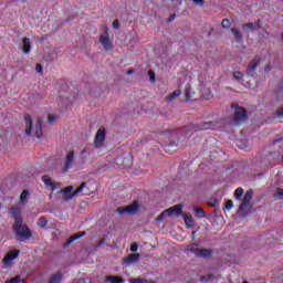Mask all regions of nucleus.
<instances>
[{
  "label": "nucleus",
  "mask_w": 283,
  "mask_h": 283,
  "mask_svg": "<svg viewBox=\"0 0 283 283\" xmlns=\"http://www.w3.org/2000/svg\"><path fill=\"white\" fill-rule=\"evenodd\" d=\"M13 231L15 233V240L18 242H28L32 238V231L23 222L13 223Z\"/></svg>",
  "instance_id": "nucleus-1"
},
{
  "label": "nucleus",
  "mask_w": 283,
  "mask_h": 283,
  "mask_svg": "<svg viewBox=\"0 0 283 283\" xmlns=\"http://www.w3.org/2000/svg\"><path fill=\"white\" fill-rule=\"evenodd\" d=\"M252 198H253V191L252 190L247 191L239 207L238 216H240L241 218H247V214L249 213V205H251Z\"/></svg>",
  "instance_id": "nucleus-2"
},
{
  "label": "nucleus",
  "mask_w": 283,
  "mask_h": 283,
  "mask_svg": "<svg viewBox=\"0 0 283 283\" xmlns=\"http://www.w3.org/2000/svg\"><path fill=\"white\" fill-rule=\"evenodd\" d=\"M138 211H140V203H138V201H134L129 206L119 207L116 209V212L119 216H125V213L128 216H136Z\"/></svg>",
  "instance_id": "nucleus-3"
},
{
  "label": "nucleus",
  "mask_w": 283,
  "mask_h": 283,
  "mask_svg": "<svg viewBox=\"0 0 283 283\" xmlns=\"http://www.w3.org/2000/svg\"><path fill=\"white\" fill-rule=\"evenodd\" d=\"M98 41L105 50V52L114 50V40L109 38V31L107 29H105L103 33L99 35Z\"/></svg>",
  "instance_id": "nucleus-4"
},
{
  "label": "nucleus",
  "mask_w": 283,
  "mask_h": 283,
  "mask_svg": "<svg viewBox=\"0 0 283 283\" xmlns=\"http://www.w3.org/2000/svg\"><path fill=\"white\" fill-rule=\"evenodd\" d=\"M186 251H188V253H193V255H197V258H210L211 255V250L197 248L196 244H188L186 247Z\"/></svg>",
  "instance_id": "nucleus-5"
},
{
  "label": "nucleus",
  "mask_w": 283,
  "mask_h": 283,
  "mask_svg": "<svg viewBox=\"0 0 283 283\" xmlns=\"http://www.w3.org/2000/svg\"><path fill=\"white\" fill-rule=\"evenodd\" d=\"M106 130L105 128L101 127L98 128L95 138H94V147L96 149H101V147H103L104 143H105V136H106Z\"/></svg>",
  "instance_id": "nucleus-6"
},
{
  "label": "nucleus",
  "mask_w": 283,
  "mask_h": 283,
  "mask_svg": "<svg viewBox=\"0 0 283 283\" xmlns=\"http://www.w3.org/2000/svg\"><path fill=\"white\" fill-rule=\"evenodd\" d=\"M233 120L234 123L247 120V109H244V107H235Z\"/></svg>",
  "instance_id": "nucleus-7"
},
{
  "label": "nucleus",
  "mask_w": 283,
  "mask_h": 283,
  "mask_svg": "<svg viewBox=\"0 0 283 283\" xmlns=\"http://www.w3.org/2000/svg\"><path fill=\"white\" fill-rule=\"evenodd\" d=\"M168 218H174V216H180L182 213V205H177L171 208L166 209Z\"/></svg>",
  "instance_id": "nucleus-8"
},
{
  "label": "nucleus",
  "mask_w": 283,
  "mask_h": 283,
  "mask_svg": "<svg viewBox=\"0 0 283 283\" xmlns=\"http://www.w3.org/2000/svg\"><path fill=\"white\" fill-rule=\"evenodd\" d=\"M21 253V251L19 250H14V251H10L9 253H7V255L3 259V263L7 266H10V262H12V260H15V258H19V254Z\"/></svg>",
  "instance_id": "nucleus-9"
},
{
  "label": "nucleus",
  "mask_w": 283,
  "mask_h": 283,
  "mask_svg": "<svg viewBox=\"0 0 283 283\" xmlns=\"http://www.w3.org/2000/svg\"><path fill=\"white\" fill-rule=\"evenodd\" d=\"M11 216L14 219V224H19L23 222V219L21 218V208L19 207L11 208Z\"/></svg>",
  "instance_id": "nucleus-10"
},
{
  "label": "nucleus",
  "mask_w": 283,
  "mask_h": 283,
  "mask_svg": "<svg viewBox=\"0 0 283 283\" xmlns=\"http://www.w3.org/2000/svg\"><path fill=\"white\" fill-rule=\"evenodd\" d=\"M24 123H25V135L32 136V117L30 114L24 115Z\"/></svg>",
  "instance_id": "nucleus-11"
},
{
  "label": "nucleus",
  "mask_w": 283,
  "mask_h": 283,
  "mask_svg": "<svg viewBox=\"0 0 283 283\" xmlns=\"http://www.w3.org/2000/svg\"><path fill=\"white\" fill-rule=\"evenodd\" d=\"M43 122L41 120V117L36 119L35 128H34V136L36 138H41L43 136Z\"/></svg>",
  "instance_id": "nucleus-12"
},
{
  "label": "nucleus",
  "mask_w": 283,
  "mask_h": 283,
  "mask_svg": "<svg viewBox=\"0 0 283 283\" xmlns=\"http://www.w3.org/2000/svg\"><path fill=\"white\" fill-rule=\"evenodd\" d=\"M139 261H140V254L139 253L128 254L124 259L125 264H135V262H139Z\"/></svg>",
  "instance_id": "nucleus-13"
},
{
  "label": "nucleus",
  "mask_w": 283,
  "mask_h": 283,
  "mask_svg": "<svg viewBox=\"0 0 283 283\" xmlns=\"http://www.w3.org/2000/svg\"><path fill=\"white\" fill-rule=\"evenodd\" d=\"M31 50H32V43L30 42V38H23L22 52H24V54H30Z\"/></svg>",
  "instance_id": "nucleus-14"
},
{
  "label": "nucleus",
  "mask_w": 283,
  "mask_h": 283,
  "mask_svg": "<svg viewBox=\"0 0 283 283\" xmlns=\"http://www.w3.org/2000/svg\"><path fill=\"white\" fill-rule=\"evenodd\" d=\"M72 165H74V151L71 150L67 155H66V159H65V170L67 171V169L72 168Z\"/></svg>",
  "instance_id": "nucleus-15"
},
{
  "label": "nucleus",
  "mask_w": 283,
  "mask_h": 283,
  "mask_svg": "<svg viewBox=\"0 0 283 283\" xmlns=\"http://www.w3.org/2000/svg\"><path fill=\"white\" fill-rule=\"evenodd\" d=\"M29 200H30V190H23L20 195V205H22V207H25Z\"/></svg>",
  "instance_id": "nucleus-16"
},
{
  "label": "nucleus",
  "mask_w": 283,
  "mask_h": 283,
  "mask_svg": "<svg viewBox=\"0 0 283 283\" xmlns=\"http://www.w3.org/2000/svg\"><path fill=\"white\" fill-rule=\"evenodd\" d=\"M42 180H43L45 187H51L52 189H56V182H54V179H52L50 176L44 175L42 177Z\"/></svg>",
  "instance_id": "nucleus-17"
},
{
  "label": "nucleus",
  "mask_w": 283,
  "mask_h": 283,
  "mask_svg": "<svg viewBox=\"0 0 283 283\" xmlns=\"http://www.w3.org/2000/svg\"><path fill=\"white\" fill-rule=\"evenodd\" d=\"M85 187H86V184L82 182L75 191L69 195V197H65V200H72V198H74V196H78V193H81V191H83Z\"/></svg>",
  "instance_id": "nucleus-18"
},
{
  "label": "nucleus",
  "mask_w": 283,
  "mask_h": 283,
  "mask_svg": "<svg viewBox=\"0 0 283 283\" xmlns=\"http://www.w3.org/2000/svg\"><path fill=\"white\" fill-rule=\"evenodd\" d=\"M61 280H63V274L61 272H56L50 276L48 283H61Z\"/></svg>",
  "instance_id": "nucleus-19"
},
{
  "label": "nucleus",
  "mask_w": 283,
  "mask_h": 283,
  "mask_svg": "<svg viewBox=\"0 0 283 283\" xmlns=\"http://www.w3.org/2000/svg\"><path fill=\"white\" fill-rule=\"evenodd\" d=\"M231 33L233 34L234 41H237V43H240V41H242L243 35H242V33L240 32V30H238L237 28H232V29H231Z\"/></svg>",
  "instance_id": "nucleus-20"
},
{
  "label": "nucleus",
  "mask_w": 283,
  "mask_h": 283,
  "mask_svg": "<svg viewBox=\"0 0 283 283\" xmlns=\"http://www.w3.org/2000/svg\"><path fill=\"white\" fill-rule=\"evenodd\" d=\"M259 64H260V59L254 57L253 61L248 66V72H254V70L258 67Z\"/></svg>",
  "instance_id": "nucleus-21"
},
{
  "label": "nucleus",
  "mask_w": 283,
  "mask_h": 283,
  "mask_svg": "<svg viewBox=\"0 0 283 283\" xmlns=\"http://www.w3.org/2000/svg\"><path fill=\"white\" fill-rule=\"evenodd\" d=\"M182 218H184L185 224H186L187 227H191V226L193 224V217H192L191 214H189V213H184V214H182Z\"/></svg>",
  "instance_id": "nucleus-22"
},
{
  "label": "nucleus",
  "mask_w": 283,
  "mask_h": 283,
  "mask_svg": "<svg viewBox=\"0 0 283 283\" xmlns=\"http://www.w3.org/2000/svg\"><path fill=\"white\" fill-rule=\"evenodd\" d=\"M106 282H109V283H123V277L114 276V275H108V276H106Z\"/></svg>",
  "instance_id": "nucleus-23"
},
{
  "label": "nucleus",
  "mask_w": 283,
  "mask_h": 283,
  "mask_svg": "<svg viewBox=\"0 0 283 283\" xmlns=\"http://www.w3.org/2000/svg\"><path fill=\"white\" fill-rule=\"evenodd\" d=\"M200 129H218V127H216V124H213V122H209L201 124Z\"/></svg>",
  "instance_id": "nucleus-24"
},
{
  "label": "nucleus",
  "mask_w": 283,
  "mask_h": 283,
  "mask_svg": "<svg viewBox=\"0 0 283 283\" xmlns=\"http://www.w3.org/2000/svg\"><path fill=\"white\" fill-rule=\"evenodd\" d=\"M38 227H40L41 229H45V227H48V219L45 217L39 218Z\"/></svg>",
  "instance_id": "nucleus-25"
},
{
  "label": "nucleus",
  "mask_w": 283,
  "mask_h": 283,
  "mask_svg": "<svg viewBox=\"0 0 283 283\" xmlns=\"http://www.w3.org/2000/svg\"><path fill=\"white\" fill-rule=\"evenodd\" d=\"M195 213L198 216V218H206L207 213H205V209L200 207L195 208Z\"/></svg>",
  "instance_id": "nucleus-26"
},
{
  "label": "nucleus",
  "mask_w": 283,
  "mask_h": 283,
  "mask_svg": "<svg viewBox=\"0 0 283 283\" xmlns=\"http://www.w3.org/2000/svg\"><path fill=\"white\" fill-rule=\"evenodd\" d=\"M221 28H223V30H229V28H231V20L229 19H223L221 21Z\"/></svg>",
  "instance_id": "nucleus-27"
},
{
  "label": "nucleus",
  "mask_w": 283,
  "mask_h": 283,
  "mask_svg": "<svg viewBox=\"0 0 283 283\" xmlns=\"http://www.w3.org/2000/svg\"><path fill=\"white\" fill-rule=\"evenodd\" d=\"M233 78H234V81H242L244 78V74H242V72H240V71H234Z\"/></svg>",
  "instance_id": "nucleus-28"
},
{
  "label": "nucleus",
  "mask_w": 283,
  "mask_h": 283,
  "mask_svg": "<svg viewBox=\"0 0 283 283\" xmlns=\"http://www.w3.org/2000/svg\"><path fill=\"white\" fill-rule=\"evenodd\" d=\"M180 94H182V91H180V90H177V91L172 92L168 96V101H174V98H178V96H180Z\"/></svg>",
  "instance_id": "nucleus-29"
},
{
  "label": "nucleus",
  "mask_w": 283,
  "mask_h": 283,
  "mask_svg": "<svg viewBox=\"0 0 283 283\" xmlns=\"http://www.w3.org/2000/svg\"><path fill=\"white\" fill-rule=\"evenodd\" d=\"M4 283H25V281L21 280V276H14L13 279L7 280Z\"/></svg>",
  "instance_id": "nucleus-30"
},
{
  "label": "nucleus",
  "mask_w": 283,
  "mask_h": 283,
  "mask_svg": "<svg viewBox=\"0 0 283 283\" xmlns=\"http://www.w3.org/2000/svg\"><path fill=\"white\" fill-rule=\"evenodd\" d=\"M72 191H74V187L67 186L66 188L61 190V193H63V196H67V195L72 193Z\"/></svg>",
  "instance_id": "nucleus-31"
},
{
  "label": "nucleus",
  "mask_w": 283,
  "mask_h": 283,
  "mask_svg": "<svg viewBox=\"0 0 283 283\" xmlns=\"http://www.w3.org/2000/svg\"><path fill=\"white\" fill-rule=\"evenodd\" d=\"M242 193H244V189L242 188H237L235 191H234V198L237 200H240V198H242Z\"/></svg>",
  "instance_id": "nucleus-32"
},
{
  "label": "nucleus",
  "mask_w": 283,
  "mask_h": 283,
  "mask_svg": "<svg viewBox=\"0 0 283 283\" xmlns=\"http://www.w3.org/2000/svg\"><path fill=\"white\" fill-rule=\"evenodd\" d=\"M81 238V235H78V233L70 237V239L66 241V247H70V244H72V242H75V240H78Z\"/></svg>",
  "instance_id": "nucleus-33"
},
{
  "label": "nucleus",
  "mask_w": 283,
  "mask_h": 283,
  "mask_svg": "<svg viewBox=\"0 0 283 283\" xmlns=\"http://www.w3.org/2000/svg\"><path fill=\"white\" fill-rule=\"evenodd\" d=\"M168 216V212L167 210H165L164 212H161L157 218H156V221L157 222H163V220H165V218H167Z\"/></svg>",
  "instance_id": "nucleus-34"
},
{
  "label": "nucleus",
  "mask_w": 283,
  "mask_h": 283,
  "mask_svg": "<svg viewBox=\"0 0 283 283\" xmlns=\"http://www.w3.org/2000/svg\"><path fill=\"white\" fill-rule=\"evenodd\" d=\"M224 207H226L227 211H231L233 209V201L227 200L224 203Z\"/></svg>",
  "instance_id": "nucleus-35"
},
{
  "label": "nucleus",
  "mask_w": 283,
  "mask_h": 283,
  "mask_svg": "<svg viewBox=\"0 0 283 283\" xmlns=\"http://www.w3.org/2000/svg\"><path fill=\"white\" fill-rule=\"evenodd\" d=\"M243 28H247L248 30H251V32H253V30H255V24L253 22H248L243 24Z\"/></svg>",
  "instance_id": "nucleus-36"
},
{
  "label": "nucleus",
  "mask_w": 283,
  "mask_h": 283,
  "mask_svg": "<svg viewBox=\"0 0 283 283\" xmlns=\"http://www.w3.org/2000/svg\"><path fill=\"white\" fill-rule=\"evenodd\" d=\"M191 98H193V93L191 92V88H187L186 101H191Z\"/></svg>",
  "instance_id": "nucleus-37"
},
{
  "label": "nucleus",
  "mask_w": 283,
  "mask_h": 283,
  "mask_svg": "<svg viewBox=\"0 0 283 283\" xmlns=\"http://www.w3.org/2000/svg\"><path fill=\"white\" fill-rule=\"evenodd\" d=\"M59 117L54 116V115H49L48 116V120L51 125H54V123H56Z\"/></svg>",
  "instance_id": "nucleus-38"
},
{
  "label": "nucleus",
  "mask_w": 283,
  "mask_h": 283,
  "mask_svg": "<svg viewBox=\"0 0 283 283\" xmlns=\"http://www.w3.org/2000/svg\"><path fill=\"white\" fill-rule=\"evenodd\" d=\"M275 198H279L280 200H282V198H283V189L282 188H277Z\"/></svg>",
  "instance_id": "nucleus-39"
},
{
  "label": "nucleus",
  "mask_w": 283,
  "mask_h": 283,
  "mask_svg": "<svg viewBox=\"0 0 283 283\" xmlns=\"http://www.w3.org/2000/svg\"><path fill=\"white\" fill-rule=\"evenodd\" d=\"M148 76L150 81H156V73L154 71H148Z\"/></svg>",
  "instance_id": "nucleus-40"
},
{
  "label": "nucleus",
  "mask_w": 283,
  "mask_h": 283,
  "mask_svg": "<svg viewBox=\"0 0 283 283\" xmlns=\"http://www.w3.org/2000/svg\"><path fill=\"white\" fill-rule=\"evenodd\" d=\"M254 28L255 30H260V28H262V20H256L254 23Z\"/></svg>",
  "instance_id": "nucleus-41"
},
{
  "label": "nucleus",
  "mask_w": 283,
  "mask_h": 283,
  "mask_svg": "<svg viewBox=\"0 0 283 283\" xmlns=\"http://www.w3.org/2000/svg\"><path fill=\"white\" fill-rule=\"evenodd\" d=\"M130 251H132V253H136V251H138V244L137 243H133L130 245Z\"/></svg>",
  "instance_id": "nucleus-42"
},
{
  "label": "nucleus",
  "mask_w": 283,
  "mask_h": 283,
  "mask_svg": "<svg viewBox=\"0 0 283 283\" xmlns=\"http://www.w3.org/2000/svg\"><path fill=\"white\" fill-rule=\"evenodd\" d=\"M35 72H38V74H41V72H43V66L41 64H36Z\"/></svg>",
  "instance_id": "nucleus-43"
},
{
  "label": "nucleus",
  "mask_w": 283,
  "mask_h": 283,
  "mask_svg": "<svg viewBox=\"0 0 283 283\" xmlns=\"http://www.w3.org/2000/svg\"><path fill=\"white\" fill-rule=\"evenodd\" d=\"M196 6H205V0H192Z\"/></svg>",
  "instance_id": "nucleus-44"
},
{
  "label": "nucleus",
  "mask_w": 283,
  "mask_h": 283,
  "mask_svg": "<svg viewBox=\"0 0 283 283\" xmlns=\"http://www.w3.org/2000/svg\"><path fill=\"white\" fill-rule=\"evenodd\" d=\"M174 19H176V13L171 14L168 19V21H174Z\"/></svg>",
  "instance_id": "nucleus-45"
},
{
  "label": "nucleus",
  "mask_w": 283,
  "mask_h": 283,
  "mask_svg": "<svg viewBox=\"0 0 283 283\" xmlns=\"http://www.w3.org/2000/svg\"><path fill=\"white\" fill-rule=\"evenodd\" d=\"M118 20H115L114 22H113V28H118Z\"/></svg>",
  "instance_id": "nucleus-46"
},
{
  "label": "nucleus",
  "mask_w": 283,
  "mask_h": 283,
  "mask_svg": "<svg viewBox=\"0 0 283 283\" xmlns=\"http://www.w3.org/2000/svg\"><path fill=\"white\" fill-rule=\"evenodd\" d=\"M126 74L129 76V75L134 74V71H127Z\"/></svg>",
  "instance_id": "nucleus-47"
},
{
  "label": "nucleus",
  "mask_w": 283,
  "mask_h": 283,
  "mask_svg": "<svg viewBox=\"0 0 283 283\" xmlns=\"http://www.w3.org/2000/svg\"><path fill=\"white\" fill-rule=\"evenodd\" d=\"M77 234L80 235V238H83L85 235V232H80Z\"/></svg>",
  "instance_id": "nucleus-48"
},
{
  "label": "nucleus",
  "mask_w": 283,
  "mask_h": 283,
  "mask_svg": "<svg viewBox=\"0 0 283 283\" xmlns=\"http://www.w3.org/2000/svg\"><path fill=\"white\" fill-rule=\"evenodd\" d=\"M243 283H249V281H244Z\"/></svg>",
  "instance_id": "nucleus-49"
},
{
  "label": "nucleus",
  "mask_w": 283,
  "mask_h": 283,
  "mask_svg": "<svg viewBox=\"0 0 283 283\" xmlns=\"http://www.w3.org/2000/svg\"><path fill=\"white\" fill-rule=\"evenodd\" d=\"M232 107H235V105H232Z\"/></svg>",
  "instance_id": "nucleus-50"
}]
</instances>
